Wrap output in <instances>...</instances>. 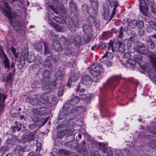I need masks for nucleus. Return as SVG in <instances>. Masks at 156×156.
Instances as JSON below:
<instances>
[{
    "label": "nucleus",
    "instance_id": "nucleus-36",
    "mask_svg": "<svg viewBox=\"0 0 156 156\" xmlns=\"http://www.w3.org/2000/svg\"><path fill=\"white\" fill-rule=\"evenodd\" d=\"M123 27L121 26L119 28V31L118 33L117 34L116 36L118 38L121 39L123 37Z\"/></svg>",
    "mask_w": 156,
    "mask_h": 156
},
{
    "label": "nucleus",
    "instance_id": "nucleus-32",
    "mask_svg": "<svg viewBox=\"0 0 156 156\" xmlns=\"http://www.w3.org/2000/svg\"><path fill=\"white\" fill-rule=\"evenodd\" d=\"M134 57L136 61L139 64H141V62L142 61V59H143V56L141 55H140L137 54L134 55Z\"/></svg>",
    "mask_w": 156,
    "mask_h": 156
},
{
    "label": "nucleus",
    "instance_id": "nucleus-39",
    "mask_svg": "<svg viewBox=\"0 0 156 156\" xmlns=\"http://www.w3.org/2000/svg\"><path fill=\"white\" fill-rule=\"evenodd\" d=\"M4 58V62L5 64V67L9 68V59L6 55L3 56Z\"/></svg>",
    "mask_w": 156,
    "mask_h": 156
},
{
    "label": "nucleus",
    "instance_id": "nucleus-31",
    "mask_svg": "<svg viewBox=\"0 0 156 156\" xmlns=\"http://www.w3.org/2000/svg\"><path fill=\"white\" fill-rule=\"evenodd\" d=\"M44 54L47 55L48 54H50V55H52V54H51L49 48L48 47V44L45 42L44 43Z\"/></svg>",
    "mask_w": 156,
    "mask_h": 156
},
{
    "label": "nucleus",
    "instance_id": "nucleus-58",
    "mask_svg": "<svg viewBox=\"0 0 156 156\" xmlns=\"http://www.w3.org/2000/svg\"><path fill=\"white\" fill-rule=\"evenodd\" d=\"M69 7L72 10H76L77 8V7L76 4L73 3H71L69 4Z\"/></svg>",
    "mask_w": 156,
    "mask_h": 156
},
{
    "label": "nucleus",
    "instance_id": "nucleus-40",
    "mask_svg": "<svg viewBox=\"0 0 156 156\" xmlns=\"http://www.w3.org/2000/svg\"><path fill=\"white\" fill-rule=\"evenodd\" d=\"M35 59L34 55L33 54L28 55L27 57V60L28 62L31 63L34 62Z\"/></svg>",
    "mask_w": 156,
    "mask_h": 156
},
{
    "label": "nucleus",
    "instance_id": "nucleus-12",
    "mask_svg": "<svg viewBox=\"0 0 156 156\" xmlns=\"http://www.w3.org/2000/svg\"><path fill=\"white\" fill-rule=\"evenodd\" d=\"M87 20L90 25H91L92 27L93 26L92 24H93L96 29L99 30L100 24L98 20L96 19L95 18L93 19L90 16H88Z\"/></svg>",
    "mask_w": 156,
    "mask_h": 156
},
{
    "label": "nucleus",
    "instance_id": "nucleus-57",
    "mask_svg": "<svg viewBox=\"0 0 156 156\" xmlns=\"http://www.w3.org/2000/svg\"><path fill=\"white\" fill-rule=\"evenodd\" d=\"M128 63L131 65H134L136 64V62L135 60L133 59H129L128 60Z\"/></svg>",
    "mask_w": 156,
    "mask_h": 156
},
{
    "label": "nucleus",
    "instance_id": "nucleus-9",
    "mask_svg": "<svg viewBox=\"0 0 156 156\" xmlns=\"http://www.w3.org/2000/svg\"><path fill=\"white\" fill-rule=\"evenodd\" d=\"M78 27L79 23L77 20L72 19L71 21H69L68 28L71 32H75Z\"/></svg>",
    "mask_w": 156,
    "mask_h": 156
},
{
    "label": "nucleus",
    "instance_id": "nucleus-18",
    "mask_svg": "<svg viewBox=\"0 0 156 156\" xmlns=\"http://www.w3.org/2000/svg\"><path fill=\"white\" fill-rule=\"evenodd\" d=\"M80 98L78 96H74L70 101H67L66 103L71 105H74L78 103L80 101Z\"/></svg>",
    "mask_w": 156,
    "mask_h": 156
},
{
    "label": "nucleus",
    "instance_id": "nucleus-53",
    "mask_svg": "<svg viewBox=\"0 0 156 156\" xmlns=\"http://www.w3.org/2000/svg\"><path fill=\"white\" fill-rule=\"evenodd\" d=\"M64 88L63 86L62 85H61L59 87V90L57 94L58 96H61L63 92Z\"/></svg>",
    "mask_w": 156,
    "mask_h": 156
},
{
    "label": "nucleus",
    "instance_id": "nucleus-41",
    "mask_svg": "<svg viewBox=\"0 0 156 156\" xmlns=\"http://www.w3.org/2000/svg\"><path fill=\"white\" fill-rule=\"evenodd\" d=\"M109 2L110 6L112 7L114 6L116 7L119 5L118 2L114 0H109Z\"/></svg>",
    "mask_w": 156,
    "mask_h": 156
},
{
    "label": "nucleus",
    "instance_id": "nucleus-29",
    "mask_svg": "<svg viewBox=\"0 0 156 156\" xmlns=\"http://www.w3.org/2000/svg\"><path fill=\"white\" fill-rule=\"evenodd\" d=\"M14 73H11L10 72L9 73V74L6 76V81L9 83L12 82V81L13 80V76Z\"/></svg>",
    "mask_w": 156,
    "mask_h": 156
},
{
    "label": "nucleus",
    "instance_id": "nucleus-5",
    "mask_svg": "<svg viewBox=\"0 0 156 156\" xmlns=\"http://www.w3.org/2000/svg\"><path fill=\"white\" fill-rule=\"evenodd\" d=\"M61 41H64L62 44L63 46V50L64 52L65 55H68L72 54L71 51L69 48V41L66 39L65 37H62L61 38Z\"/></svg>",
    "mask_w": 156,
    "mask_h": 156
},
{
    "label": "nucleus",
    "instance_id": "nucleus-28",
    "mask_svg": "<svg viewBox=\"0 0 156 156\" xmlns=\"http://www.w3.org/2000/svg\"><path fill=\"white\" fill-rule=\"evenodd\" d=\"M98 148L103 152L105 153L106 152V146H107L106 144H105L103 143H98Z\"/></svg>",
    "mask_w": 156,
    "mask_h": 156
},
{
    "label": "nucleus",
    "instance_id": "nucleus-50",
    "mask_svg": "<svg viewBox=\"0 0 156 156\" xmlns=\"http://www.w3.org/2000/svg\"><path fill=\"white\" fill-rule=\"evenodd\" d=\"M101 62L103 64H105L107 66L109 67L111 66L112 65V62L106 59L105 60H101Z\"/></svg>",
    "mask_w": 156,
    "mask_h": 156
},
{
    "label": "nucleus",
    "instance_id": "nucleus-8",
    "mask_svg": "<svg viewBox=\"0 0 156 156\" xmlns=\"http://www.w3.org/2000/svg\"><path fill=\"white\" fill-rule=\"evenodd\" d=\"M69 42L71 43H74L77 47H80L82 44L81 37L79 35L71 36L69 37Z\"/></svg>",
    "mask_w": 156,
    "mask_h": 156
},
{
    "label": "nucleus",
    "instance_id": "nucleus-46",
    "mask_svg": "<svg viewBox=\"0 0 156 156\" xmlns=\"http://www.w3.org/2000/svg\"><path fill=\"white\" fill-rule=\"evenodd\" d=\"M54 19L56 21L60 23H63L65 22V20L63 18L58 16H55Z\"/></svg>",
    "mask_w": 156,
    "mask_h": 156
},
{
    "label": "nucleus",
    "instance_id": "nucleus-64",
    "mask_svg": "<svg viewBox=\"0 0 156 156\" xmlns=\"http://www.w3.org/2000/svg\"><path fill=\"white\" fill-rule=\"evenodd\" d=\"M98 46L99 48L102 49H104L106 46L105 43L102 42H100Z\"/></svg>",
    "mask_w": 156,
    "mask_h": 156
},
{
    "label": "nucleus",
    "instance_id": "nucleus-3",
    "mask_svg": "<svg viewBox=\"0 0 156 156\" xmlns=\"http://www.w3.org/2000/svg\"><path fill=\"white\" fill-rule=\"evenodd\" d=\"M134 49L137 52L145 55L147 53L148 49L145 47V45L142 43L136 44L134 47Z\"/></svg>",
    "mask_w": 156,
    "mask_h": 156
},
{
    "label": "nucleus",
    "instance_id": "nucleus-13",
    "mask_svg": "<svg viewBox=\"0 0 156 156\" xmlns=\"http://www.w3.org/2000/svg\"><path fill=\"white\" fill-rule=\"evenodd\" d=\"M92 82V80L89 76L85 75L82 77L81 83L84 85H90Z\"/></svg>",
    "mask_w": 156,
    "mask_h": 156
},
{
    "label": "nucleus",
    "instance_id": "nucleus-59",
    "mask_svg": "<svg viewBox=\"0 0 156 156\" xmlns=\"http://www.w3.org/2000/svg\"><path fill=\"white\" fill-rule=\"evenodd\" d=\"M150 146L151 148L156 149V141H151L150 144Z\"/></svg>",
    "mask_w": 156,
    "mask_h": 156
},
{
    "label": "nucleus",
    "instance_id": "nucleus-60",
    "mask_svg": "<svg viewBox=\"0 0 156 156\" xmlns=\"http://www.w3.org/2000/svg\"><path fill=\"white\" fill-rule=\"evenodd\" d=\"M28 138L29 142L34 140V135L33 133H30L28 136Z\"/></svg>",
    "mask_w": 156,
    "mask_h": 156
},
{
    "label": "nucleus",
    "instance_id": "nucleus-6",
    "mask_svg": "<svg viewBox=\"0 0 156 156\" xmlns=\"http://www.w3.org/2000/svg\"><path fill=\"white\" fill-rule=\"evenodd\" d=\"M112 51L123 53L125 51V46L119 41L115 42L113 43V47H112Z\"/></svg>",
    "mask_w": 156,
    "mask_h": 156
},
{
    "label": "nucleus",
    "instance_id": "nucleus-10",
    "mask_svg": "<svg viewBox=\"0 0 156 156\" xmlns=\"http://www.w3.org/2000/svg\"><path fill=\"white\" fill-rule=\"evenodd\" d=\"M50 96L47 93H44L39 98V102L40 104V106H42L43 104H45L49 101Z\"/></svg>",
    "mask_w": 156,
    "mask_h": 156
},
{
    "label": "nucleus",
    "instance_id": "nucleus-49",
    "mask_svg": "<svg viewBox=\"0 0 156 156\" xmlns=\"http://www.w3.org/2000/svg\"><path fill=\"white\" fill-rule=\"evenodd\" d=\"M65 131L63 130H60L58 132L57 134V137L59 138H61L65 135Z\"/></svg>",
    "mask_w": 156,
    "mask_h": 156
},
{
    "label": "nucleus",
    "instance_id": "nucleus-51",
    "mask_svg": "<svg viewBox=\"0 0 156 156\" xmlns=\"http://www.w3.org/2000/svg\"><path fill=\"white\" fill-rule=\"evenodd\" d=\"M11 51L16 58H18V57L20 54L18 52H16L15 48L14 47H12L11 48Z\"/></svg>",
    "mask_w": 156,
    "mask_h": 156
},
{
    "label": "nucleus",
    "instance_id": "nucleus-7",
    "mask_svg": "<svg viewBox=\"0 0 156 156\" xmlns=\"http://www.w3.org/2000/svg\"><path fill=\"white\" fill-rule=\"evenodd\" d=\"M40 97V95L37 94L35 95V98H33L30 96L27 97L26 98V101L33 105L40 106V104L39 102V98Z\"/></svg>",
    "mask_w": 156,
    "mask_h": 156
},
{
    "label": "nucleus",
    "instance_id": "nucleus-43",
    "mask_svg": "<svg viewBox=\"0 0 156 156\" xmlns=\"http://www.w3.org/2000/svg\"><path fill=\"white\" fill-rule=\"evenodd\" d=\"M114 56L113 54L111 53V52L109 51H107L106 53L101 58V60H102V59L105 57H107L108 58L111 59L113 58Z\"/></svg>",
    "mask_w": 156,
    "mask_h": 156
},
{
    "label": "nucleus",
    "instance_id": "nucleus-35",
    "mask_svg": "<svg viewBox=\"0 0 156 156\" xmlns=\"http://www.w3.org/2000/svg\"><path fill=\"white\" fill-rule=\"evenodd\" d=\"M111 34L109 32H104L102 34L101 38L102 40H105L111 36Z\"/></svg>",
    "mask_w": 156,
    "mask_h": 156
},
{
    "label": "nucleus",
    "instance_id": "nucleus-1",
    "mask_svg": "<svg viewBox=\"0 0 156 156\" xmlns=\"http://www.w3.org/2000/svg\"><path fill=\"white\" fill-rule=\"evenodd\" d=\"M89 72L94 77H97L100 75L104 70L102 66L99 63H94L88 67Z\"/></svg>",
    "mask_w": 156,
    "mask_h": 156
},
{
    "label": "nucleus",
    "instance_id": "nucleus-44",
    "mask_svg": "<svg viewBox=\"0 0 156 156\" xmlns=\"http://www.w3.org/2000/svg\"><path fill=\"white\" fill-rule=\"evenodd\" d=\"M148 76L149 77L152 81L154 82L156 81V73H149Z\"/></svg>",
    "mask_w": 156,
    "mask_h": 156
},
{
    "label": "nucleus",
    "instance_id": "nucleus-48",
    "mask_svg": "<svg viewBox=\"0 0 156 156\" xmlns=\"http://www.w3.org/2000/svg\"><path fill=\"white\" fill-rule=\"evenodd\" d=\"M41 84L38 81H34L31 84V87L33 88H39Z\"/></svg>",
    "mask_w": 156,
    "mask_h": 156
},
{
    "label": "nucleus",
    "instance_id": "nucleus-38",
    "mask_svg": "<svg viewBox=\"0 0 156 156\" xmlns=\"http://www.w3.org/2000/svg\"><path fill=\"white\" fill-rule=\"evenodd\" d=\"M9 147L7 145L2 146L0 148V153L3 155L4 152L8 151Z\"/></svg>",
    "mask_w": 156,
    "mask_h": 156
},
{
    "label": "nucleus",
    "instance_id": "nucleus-16",
    "mask_svg": "<svg viewBox=\"0 0 156 156\" xmlns=\"http://www.w3.org/2000/svg\"><path fill=\"white\" fill-rule=\"evenodd\" d=\"M128 24L127 27L124 28L125 31H127L130 29L135 28L137 26V21L135 20H133L130 21Z\"/></svg>",
    "mask_w": 156,
    "mask_h": 156
},
{
    "label": "nucleus",
    "instance_id": "nucleus-2",
    "mask_svg": "<svg viewBox=\"0 0 156 156\" xmlns=\"http://www.w3.org/2000/svg\"><path fill=\"white\" fill-rule=\"evenodd\" d=\"M3 5L4 8L0 9L5 16L9 19H12L15 16H21V12L19 10H17L13 15L12 14L11 9L8 4L6 3H5Z\"/></svg>",
    "mask_w": 156,
    "mask_h": 156
},
{
    "label": "nucleus",
    "instance_id": "nucleus-47",
    "mask_svg": "<svg viewBox=\"0 0 156 156\" xmlns=\"http://www.w3.org/2000/svg\"><path fill=\"white\" fill-rule=\"evenodd\" d=\"M79 78V75L74 73L72 74L71 76L69 78L70 80H72L73 82H74L77 81Z\"/></svg>",
    "mask_w": 156,
    "mask_h": 156
},
{
    "label": "nucleus",
    "instance_id": "nucleus-61",
    "mask_svg": "<svg viewBox=\"0 0 156 156\" xmlns=\"http://www.w3.org/2000/svg\"><path fill=\"white\" fill-rule=\"evenodd\" d=\"M106 45V46L105 47L107 48L108 50H110L111 48L112 49V47L113 48V44H112L111 42L107 43Z\"/></svg>",
    "mask_w": 156,
    "mask_h": 156
},
{
    "label": "nucleus",
    "instance_id": "nucleus-14",
    "mask_svg": "<svg viewBox=\"0 0 156 156\" xmlns=\"http://www.w3.org/2000/svg\"><path fill=\"white\" fill-rule=\"evenodd\" d=\"M52 45L55 50L58 52L60 51L62 49V47L59 41L56 39L52 40Z\"/></svg>",
    "mask_w": 156,
    "mask_h": 156
},
{
    "label": "nucleus",
    "instance_id": "nucleus-21",
    "mask_svg": "<svg viewBox=\"0 0 156 156\" xmlns=\"http://www.w3.org/2000/svg\"><path fill=\"white\" fill-rule=\"evenodd\" d=\"M139 7L141 12L144 15L147 16L148 15V9L146 4L144 3L143 5H140Z\"/></svg>",
    "mask_w": 156,
    "mask_h": 156
},
{
    "label": "nucleus",
    "instance_id": "nucleus-62",
    "mask_svg": "<svg viewBox=\"0 0 156 156\" xmlns=\"http://www.w3.org/2000/svg\"><path fill=\"white\" fill-rule=\"evenodd\" d=\"M73 144L72 142L71 141L68 142H67L65 143L64 145L67 146L68 148H72L73 146L72 145Z\"/></svg>",
    "mask_w": 156,
    "mask_h": 156
},
{
    "label": "nucleus",
    "instance_id": "nucleus-42",
    "mask_svg": "<svg viewBox=\"0 0 156 156\" xmlns=\"http://www.w3.org/2000/svg\"><path fill=\"white\" fill-rule=\"evenodd\" d=\"M42 44L41 43H37L34 45V48L36 51H39L42 49Z\"/></svg>",
    "mask_w": 156,
    "mask_h": 156
},
{
    "label": "nucleus",
    "instance_id": "nucleus-45",
    "mask_svg": "<svg viewBox=\"0 0 156 156\" xmlns=\"http://www.w3.org/2000/svg\"><path fill=\"white\" fill-rule=\"evenodd\" d=\"M50 24L51 26L55 27V30L56 31L60 32L62 31V28L60 26L56 25L53 22L51 23Z\"/></svg>",
    "mask_w": 156,
    "mask_h": 156
},
{
    "label": "nucleus",
    "instance_id": "nucleus-15",
    "mask_svg": "<svg viewBox=\"0 0 156 156\" xmlns=\"http://www.w3.org/2000/svg\"><path fill=\"white\" fill-rule=\"evenodd\" d=\"M42 76L43 77V82H46L50 81L51 79V77H50L51 75V73L48 70H45L43 71L42 73Z\"/></svg>",
    "mask_w": 156,
    "mask_h": 156
},
{
    "label": "nucleus",
    "instance_id": "nucleus-22",
    "mask_svg": "<svg viewBox=\"0 0 156 156\" xmlns=\"http://www.w3.org/2000/svg\"><path fill=\"white\" fill-rule=\"evenodd\" d=\"M51 59V57H50L48 56L43 62V66L45 68L50 67L52 65V63L50 61Z\"/></svg>",
    "mask_w": 156,
    "mask_h": 156
},
{
    "label": "nucleus",
    "instance_id": "nucleus-52",
    "mask_svg": "<svg viewBox=\"0 0 156 156\" xmlns=\"http://www.w3.org/2000/svg\"><path fill=\"white\" fill-rule=\"evenodd\" d=\"M80 95V98L81 99H82L83 100H89L90 97L89 96H87L85 94H80L79 93Z\"/></svg>",
    "mask_w": 156,
    "mask_h": 156
},
{
    "label": "nucleus",
    "instance_id": "nucleus-26",
    "mask_svg": "<svg viewBox=\"0 0 156 156\" xmlns=\"http://www.w3.org/2000/svg\"><path fill=\"white\" fill-rule=\"evenodd\" d=\"M151 36L148 37H146V41L147 44V46L151 49L154 48L155 45L153 42L152 40L151 39Z\"/></svg>",
    "mask_w": 156,
    "mask_h": 156
},
{
    "label": "nucleus",
    "instance_id": "nucleus-63",
    "mask_svg": "<svg viewBox=\"0 0 156 156\" xmlns=\"http://www.w3.org/2000/svg\"><path fill=\"white\" fill-rule=\"evenodd\" d=\"M60 153L61 154H62L66 155L69 154L70 153V152L68 151L63 149H61L60 151Z\"/></svg>",
    "mask_w": 156,
    "mask_h": 156
},
{
    "label": "nucleus",
    "instance_id": "nucleus-33",
    "mask_svg": "<svg viewBox=\"0 0 156 156\" xmlns=\"http://www.w3.org/2000/svg\"><path fill=\"white\" fill-rule=\"evenodd\" d=\"M69 105H70V107H69V114L73 113L78 110V107L74 106V105H71L70 104Z\"/></svg>",
    "mask_w": 156,
    "mask_h": 156
},
{
    "label": "nucleus",
    "instance_id": "nucleus-17",
    "mask_svg": "<svg viewBox=\"0 0 156 156\" xmlns=\"http://www.w3.org/2000/svg\"><path fill=\"white\" fill-rule=\"evenodd\" d=\"M91 26V25H88L83 24L82 26V29L85 34H90L92 31Z\"/></svg>",
    "mask_w": 156,
    "mask_h": 156
},
{
    "label": "nucleus",
    "instance_id": "nucleus-34",
    "mask_svg": "<svg viewBox=\"0 0 156 156\" xmlns=\"http://www.w3.org/2000/svg\"><path fill=\"white\" fill-rule=\"evenodd\" d=\"M63 73L62 71L58 70L55 74V77L57 80H62V76Z\"/></svg>",
    "mask_w": 156,
    "mask_h": 156
},
{
    "label": "nucleus",
    "instance_id": "nucleus-24",
    "mask_svg": "<svg viewBox=\"0 0 156 156\" xmlns=\"http://www.w3.org/2000/svg\"><path fill=\"white\" fill-rule=\"evenodd\" d=\"M24 58L23 56L21 55L20 57V59L18 62L17 64L18 68L19 69H22L24 66Z\"/></svg>",
    "mask_w": 156,
    "mask_h": 156
},
{
    "label": "nucleus",
    "instance_id": "nucleus-20",
    "mask_svg": "<svg viewBox=\"0 0 156 156\" xmlns=\"http://www.w3.org/2000/svg\"><path fill=\"white\" fill-rule=\"evenodd\" d=\"M6 98L7 96L6 95L3 94H1L0 92V110L1 111L3 110L4 101Z\"/></svg>",
    "mask_w": 156,
    "mask_h": 156
},
{
    "label": "nucleus",
    "instance_id": "nucleus-25",
    "mask_svg": "<svg viewBox=\"0 0 156 156\" xmlns=\"http://www.w3.org/2000/svg\"><path fill=\"white\" fill-rule=\"evenodd\" d=\"M12 131L15 132L16 131H19L21 128V125L20 123L17 121L15 122L14 126L12 127Z\"/></svg>",
    "mask_w": 156,
    "mask_h": 156
},
{
    "label": "nucleus",
    "instance_id": "nucleus-27",
    "mask_svg": "<svg viewBox=\"0 0 156 156\" xmlns=\"http://www.w3.org/2000/svg\"><path fill=\"white\" fill-rule=\"evenodd\" d=\"M103 16L104 19L106 20H110L111 19V18L110 17L109 10L107 8H104Z\"/></svg>",
    "mask_w": 156,
    "mask_h": 156
},
{
    "label": "nucleus",
    "instance_id": "nucleus-19",
    "mask_svg": "<svg viewBox=\"0 0 156 156\" xmlns=\"http://www.w3.org/2000/svg\"><path fill=\"white\" fill-rule=\"evenodd\" d=\"M25 151V149L20 145L17 146L14 150V153L16 154H18L20 156L22 155Z\"/></svg>",
    "mask_w": 156,
    "mask_h": 156
},
{
    "label": "nucleus",
    "instance_id": "nucleus-54",
    "mask_svg": "<svg viewBox=\"0 0 156 156\" xmlns=\"http://www.w3.org/2000/svg\"><path fill=\"white\" fill-rule=\"evenodd\" d=\"M136 24V26L141 29L143 27L144 25L143 21L141 20L137 21Z\"/></svg>",
    "mask_w": 156,
    "mask_h": 156
},
{
    "label": "nucleus",
    "instance_id": "nucleus-23",
    "mask_svg": "<svg viewBox=\"0 0 156 156\" xmlns=\"http://www.w3.org/2000/svg\"><path fill=\"white\" fill-rule=\"evenodd\" d=\"M43 108H34L33 109V116L35 117H37L39 115L41 114L42 112Z\"/></svg>",
    "mask_w": 156,
    "mask_h": 156
},
{
    "label": "nucleus",
    "instance_id": "nucleus-4",
    "mask_svg": "<svg viewBox=\"0 0 156 156\" xmlns=\"http://www.w3.org/2000/svg\"><path fill=\"white\" fill-rule=\"evenodd\" d=\"M44 84L42 87L43 90L46 93H51L52 91V88L56 86V83L54 81L44 82Z\"/></svg>",
    "mask_w": 156,
    "mask_h": 156
},
{
    "label": "nucleus",
    "instance_id": "nucleus-55",
    "mask_svg": "<svg viewBox=\"0 0 156 156\" xmlns=\"http://www.w3.org/2000/svg\"><path fill=\"white\" fill-rule=\"evenodd\" d=\"M89 34H85L83 37V38L84 40L86 43L88 42L90 40V38L89 36Z\"/></svg>",
    "mask_w": 156,
    "mask_h": 156
},
{
    "label": "nucleus",
    "instance_id": "nucleus-11",
    "mask_svg": "<svg viewBox=\"0 0 156 156\" xmlns=\"http://www.w3.org/2000/svg\"><path fill=\"white\" fill-rule=\"evenodd\" d=\"M70 105L69 104H68L66 103L64 104L61 114L59 115L58 117V119L59 120L62 119V118H60V117H61L62 116V118H64L66 115L70 114L69 113V107H70Z\"/></svg>",
    "mask_w": 156,
    "mask_h": 156
},
{
    "label": "nucleus",
    "instance_id": "nucleus-56",
    "mask_svg": "<svg viewBox=\"0 0 156 156\" xmlns=\"http://www.w3.org/2000/svg\"><path fill=\"white\" fill-rule=\"evenodd\" d=\"M76 90L77 92V94H79V93H83L85 91V89L84 88H82L80 89V86H78L77 87L76 89Z\"/></svg>",
    "mask_w": 156,
    "mask_h": 156
},
{
    "label": "nucleus",
    "instance_id": "nucleus-30",
    "mask_svg": "<svg viewBox=\"0 0 156 156\" xmlns=\"http://www.w3.org/2000/svg\"><path fill=\"white\" fill-rule=\"evenodd\" d=\"M93 8L98 9V0H90Z\"/></svg>",
    "mask_w": 156,
    "mask_h": 156
},
{
    "label": "nucleus",
    "instance_id": "nucleus-37",
    "mask_svg": "<svg viewBox=\"0 0 156 156\" xmlns=\"http://www.w3.org/2000/svg\"><path fill=\"white\" fill-rule=\"evenodd\" d=\"M96 9H95L94 8L92 9L91 10L92 12H90L88 11V12L89 14H90V15L88 16H90L91 18H92L95 19L97 13V11Z\"/></svg>",
    "mask_w": 156,
    "mask_h": 156
}]
</instances>
